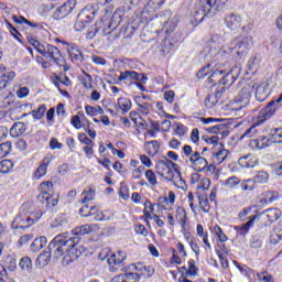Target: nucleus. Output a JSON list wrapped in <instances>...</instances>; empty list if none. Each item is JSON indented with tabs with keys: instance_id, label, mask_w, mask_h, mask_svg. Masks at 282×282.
<instances>
[{
	"instance_id": "12",
	"label": "nucleus",
	"mask_w": 282,
	"mask_h": 282,
	"mask_svg": "<svg viewBox=\"0 0 282 282\" xmlns=\"http://www.w3.org/2000/svg\"><path fill=\"white\" fill-rule=\"evenodd\" d=\"M85 252V247L78 246V243L69 242L68 250H66V254L63 258V265H69L73 261H76L80 254Z\"/></svg>"
},
{
	"instance_id": "24",
	"label": "nucleus",
	"mask_w": 282,
	"mask_h": 282,
	"mask_svg": "<svg viewBox=\"0 0 282 282\" xmlns=\"http://www.w3.org/2000/svg\"><path fill=\"white\" fill-rule=\"evenodd\" d=\"M238 163L242 166V169H254V166L259 164V159H257L254 154H247L240 156Z\"/></svg>"
},
{
	"instance_id": "41",
	"label": "nucleus",
	"mask_w": 282,
	"mask_h": 282,
	"mask_svg": "<svg viewBox=\"0 0 282 282\" xmlns=\"http://www.w3.org/2000/svg\"><path fill=\"white\" fill-rule=\"evenodd\" d=\"M85 111L87 116H102V113H105V110L100 106H86Z\"/></svg>"
},
{
	"instance_id": "18",
	"label": "nucleus",
	"mask_w": 282,
	"mask_h": 282,
	"mask_svg": "<svg viewBox=\"0 0 282 282\" xmlns=\"http://www.w3.org/2000/svg\"><path fill=\"white\" fill-rule=\"evenodd\" d=\"M54 162V155L47 154L34 172V180H41L47 175V166Z\"/></svg>"
},
{
	"instance_id": "46",
	"label": "nucleus",
	"mask_w": 282,
	"mask_h": 282,
	"mask_svg": "<svg viewBox=\"0 0 282 282\" xmlns=\"http://www.w3.org/2000/svg\"><path fill=\"white\" fill-rule=\"evenodd\" d=\"M249 69L254 74V72H259V67H261V57L260 56H254L249 61Z\"/></svg>"
},
{
	"instance_id": "6",
	"label": "nucleus",
	"mask_w": 282,
	"mask_h": 282,
	"mask_svg": "<svg viewBox=\"0 0 282 282\" xmlns=\"http://www.w3.org/2000/svg\"><path fill=\"white\" fill-rule=\"evenodd\" d=\"M29 43L41 54L44 58H48L55 65H63L65 63V58L63 57V53L58 47L52 44H42L34 37H29Z\"/></svg>"
},
{
	"instance_id": "64",
	"label": "nucleus",
	"mask_w": 282,
	"mask_h": 282,
	"mask_svg": "<svg viewBox=\"0 0 282 282\" xmlns=\"http://www.w3.org/2000/svg\"><path fill=\"white\" fill-rule=\"evenodd\" d=\"M147 173V169L142 165H140L139 167L134 169L132 171V177L133 180H140V177H142V175Z\"/></svg>"
},
{
	"instance_id": "2",
	"label": "nucleus",
	"mask_w": 282,
	"mask_h": 282,
	"mask_svg": "<svg viewBox=\"0 0 282 282\" xmlns=\"http://www.w3.org/2000/svg\"><path fill=\"white\" fill-rule=\"evenodd\" d=\"M162 6H164V0H149L141 12V19L143 21H154L155 24L162 26L165 34H173L177 28V18L173 17L171 11H162L161 13L155 14Z\"/></svg>"
},
{
	"instance_id": "22",
	"label": "nucleus",
	"mask_w": 282,
	"mask_h": 282,
	"mask_svg": "<svg viewBox=\"0 0 282 282\" xmlns=\"http://www.w3.org/2000/svg\"><path fill=\"white\" fill-rule=\"evenodd\" d=\"M0 91H3V89H6V87H8V85H10L14 78H17V73L12 70L6 72V67L3 66H0Z\"/></svg>"
},
{
	"instance_id": "19",
	"label": "nucleus",
	"mask_w": 282,
	"mask_h": 282,
	"mask_svg": "<svg viewBox=\"0 0 282 282\" xmlns=\"http://www.w3.org/2000/svg\"><path fill=\"white\" fill-rule=\"evenodd\" d=\"M39 191L41 194L37 196L40 202H45V199H50L52 195H54V183L46 181L40 184Z\"/></svg>"
},
{
	"instance_id": "57",
	"label": "nucleus",
	"mask_w": 282,
	"mask_h": 282,
	"mask_svg": "<svg viewBox=\"0 0 282 282\" xmlns=\"http://www.w3.org/2000/svg\"><path fill=\"white\" fill-rule=\"evenodd\" d=\"M10 151H12V144L10 142H4L0 144V158H6L10 155Z\"/></svg>"
},
{
	"instance_id": "9",
	"label": "nucleus",
	"mask_w": 282,
	"mask_h": 282,
	"mask_svg": "<svg viewBox=\"0 0 282 282\" xmlns=\"http://www.w3.org/2000/svg\"><path fill=\"white\" fill-rule=\"evenodd\" d=\"M254 45L252 35H239L230 43V50H235L238 56H246Z\"/></svg>"
},
{
	"instance_id": "55",
	"label": "nucleus",
	"mask_w": 282,
	"mask_h": 282,
	"mask_svg": "<svg viewBox=\"0 0 282 282\" xmlns=\"http://www.w3.org/2000/svg\"><path fill=\"white\" fill-rule=\"evenodd\" d=\"M274 194L272 192H264L261 195L260 204H272L274 202Z\"/></svg>"
},
{
	"instance_id": "54",
	"label": "nucleus",
	"mask_w": 282,
	"mask_h": 282,
	"mask_svg": "<svg viewBox=\"0 0 282 282\" xmlns=\"http://www.w3.org/2000/svg\"><path fill=\"white\" fill-rule=\"evenodd\" d=\"M242 34H250L254 29V20L249 19L243 25L240 26Z\"/></svg>"
},
{
	"instance_id": "59",
	"label": "nucleus",
	"mask_w": 282,
	"mask_h": 282,
	"mask_svg": "<svg viewBox=\"0 0 282 282\" xmlns=\"http://www.w3.org/2000/svg\"><path fill=\"white\" fill-rule=\"evenodd\" d=\"M186 274H189L191 276L197 275V265L195 264V260H188Z\"/></svg>"
},
{
	"instance_id": "43",
	"label": "nucleus",
	"mask_w": 282,
	"mask_h": 282,
	"mask_svg": "<svg viewBox=\"0 0 282 282\" xmlns=\"http://www.w3.org/2000/svg\"><path fill=\"white\" fill-rule=\"evenodd\" d=\"M54 84L57 89H61V85H65V87H70L72 80L67 76H57L55 77Z\"/></svg>"
},
{
	"instance_id": "61",
	"label": "nucleus",
	"mask_w": 282,
	"mask_h": 282,
	"mask_svg": "<svg viewBox=\"0 0 282 282\" xmlns=\"http://www.w3.org/2000/svg\"><path fill=\"white\" fill-rule=\"evenodd\" d=\"M134 232L137 235H141V237H148L149 230H147V227L142 224L134 225Z\"/></svg>"
},
{
	"instance_id": "44",
	"label": "nucleus",
	"mask_w": 282,
	"mask_h": 282,
	"mask_svg": "<svg viewBox=\"0 0 282 282\" xmlns=\"http://www.w3.org/2000/svg\"><path fill=\"white\" fill-rule=\"evenodd\" d=\"M14 169V163L11 160H3L0 162V173H10Z\"/></svg>"
},
{
	"instance_id": "42",
	"label": "nucleus",
	"mask_w": 282,
	"mask_h": 282,
	"mask_svg": "<svg viewBox=\"0 0 282 282\" xmlns=\"http://www.w3.org/2000/svg\"><path fill=\"white\" fill-rule=\"evenodd\" d=\"M212 232L219 239L221 243H226L228 241V236L224 234V230H221V227L219 225H215Z\"/></svg>"
},
{
	"instance_id": "4",
	"label": "nucleus",
	"mask_w": 282,
	"mask_h": 282,
	"mask_svg": "<svg viewBox=\"0 0 282 282\" xmlns=\"http://www.w3.org/2000/svg\"><path fill=\"white\" fill-rule=\"evenodd\" d=\"M240 74H241V67L234 66L230 69V72L227 73V75L224 76L221 80H219L220 85L217 86L215 93H210L207 96V98L205 99V107L207 109H213V107H215V105H217V102L221 100L226 91L225 85H227L228 87H230V85H234V83L239 78Z\"/></svg>"
},
{
	"instance_id": "47",
	"label": "nucleus",
	"mask_w": 282,
	"mask_h": 282,
	"mask_svg": "<svg viewBox=\"0 0 282 282\" xmlns=\"http://www.w3.org/2000/svg\"><path fill=\"white\" fill-rule=\"evenodd\" d=\"M119 80H138V73L135 70H126L120 74Z\"/></svg>"
},
{
	"instance_id": "8",
	"label": "nucleus",
	"mask_w": 282,
	"mask_h": 282,
	"mask_svg": "<svg viewBox=\"0 0 282 282\" xmlns=\"http://www.w3.org/2000/svg\"><path fill=\"white\" fill-rule=\"evenodd\" d=\"M41 217H43V213L34 209L25 212L24 205L22 206V212H20V214L14 218L11 226L13 230H19V228H30V226H34V224H36Z\"/></svg>"
},
{
	"instance_id": "60",
	"label": "nucleus",
	"mask_w": 282,
	"mask_h": 282,
	"mask_svg": "<svg viewBox=\"0 0 282 282\" xmlns=\"http://www.w3.org/2000/svg\"><path fill=\"white\" fill-rule=\"evenodd\" d=\"M257 278L259 279V281H262V282H274V276L268 273V271L258 273Z\"/></svg>"
},
{
	"instance_id": "63",
	"label": "nucleus",
	"mask_w": 282,
	"mask_h": 282,
	"mask_svg": "<svg viewBox=\"0 0 282 282\" xmlns=\"http://www.w3.org/2000/svg\"><path fill=\"white\" fill-rule=\"evenodd\" d=\"M224 129H226V126L216 124V126L206 128L205 131H207V133H224Z\"/></svg>"
},
{
	"instance_id": "21",
	"label": "nucleus",
	"mask_w": 282,
	"mask_h": 282,
	"mask_svg": "<svg viewBox=\"0 0 282 282\" xmlns=\"http://www.w3.org/2000/svg\"><path fill=\"white\" fill-rule=\"evenodd\" d=\"M252 89H256V99L258 102H263L268 100L270 96V90L268 89V83H259L252 86Z\"/></svg>"
},
{
	"instance_id": "7",
	"label": "nucleus",
	"mask_w": 282,
	"mask_h": 282,
	"mask_svg": "<svg viewBox=\"0 0 282 282\" xmlns=\"http://www.w3.org/2000/svg\"><path fill=\"white\" fill-rule=\"evenodd\" d=\"M183 158L187 162V164H191L193 169L198 173H202V171H206V169L209 172L215 171V165H208V161L206 160V158H203L198 151H193V148L191 145L183 147Z\"/></svg>"
},
{
	"instance_id": "35",
	"label": "nucleus",
	"mask_w": 282,
	"mask_h": 282,
	"mask_svg": "<svg viewBox=\"0 0 282 282\" xmlns=\"http://www.w3.org/2000/svg\"><path fill=\"white\" fill-rule=\"evenodd\" d=\"M263 215H265L267 219H269V221L272 224L281 217V210L276 208H271V209L264 210Z\"/></svg>"
},
{
	"instance_id": "45",
	"label": "nucleus",
	"mask_w": 282,
	"mask_h": 282,
	"mask_svg": "<svg viewBox=\"0 0 282 282\" xmlns=\"http://www.w3.org/2000/svg\"><path fill=\"white\" fill-rule=\"evenodd\" d=\"M270 135L272 142H275L278 144H281L282 142V128L271 129Z\"/></svg>"
},
{
	"instance_id": "14",
	"label": "nucleus",
	"mask_w": 282,
	"mask_h": 282,
	"mask_svg": "<svg viewBox=\"0 0 282 282\" xmlns=\"http://www.w3.org/2000/svg\"><path fill=\"white\" fill-rule=\"evenodd\" d=\"M281 102H282V94L276 100L269 102L268 106L259 112V120H260L259 124H263L265 120H269V118H272V116H274V112L276 111V105H281Z\"/></svg>"
},
{
	"instance_id": "32",
	"label": "nucleus",
	"mask_w": 282,
	"mask_h": 282,
	"mask_svg": "<svg viewBox=\"0 0 282 282\" xmlns=\"http://www.w3.org/2000/svg\"><path fill=\"white\" fill-rule=\"evenodd\" d=\"M270 180V174L268 172H259L254 177L249 178L248 182H252L257 186V184H265Z\"/></svg>"
},
{
	"instance_id": "37",
	"label": "nucleus",
	"mask_w": 282,
	"mask_h": 282,
	"mask_svg": "<svg viewBox=\"0 0 282 282\" xmlns=\"http://www.w3.org/2000/svg\"><path fill=\"white\" fill-rule=\"evenodd\" d=\"M118 107L121 109L122 113H127L131 109V99L126 97H120L118 99Z\"/></svg>"
},
{
	"instance_id": "27",
	"label": "nucleus",
	"mask_w": 282,
	"mask_h": 282,
	"mask_svg": "<svg viewBox=\"0 0 282 282\" xmlns=\"http://www.w3.org/2000/svg\"><path fill=\"white\" fill-rule=\"evenodd\" d=\"M254 219H257V216H252V218H250L246 224L234 227L237 235H239L240 237H245V235H248L250 228L254 226Z\"/></svg>"
},
{
	"instance_id": "1",
	"label": "nucleus",
	"mask_w": 282,
	"mask_h": 282,
	"mask_svg": "<svg viewBox=\"0 0 282 282\" xmlns=\"http://www.w3.org/2000/svg\"><path fill=\"white\" fill-rule=\"evenodd\" d=\"M98 228L97 224H86L73 229L70 234H59L48 243V251L53 254L54 259H61V257L65 254V248H67L69 243H80V239H83L85 235L96 232Z\"/></svg>"
},
{
	"instance_id": "39",
	"label": "nucleus",
	"mask_w": 282,
	"mask_h": 282,
	"mask_svg": "<svg viewBox=\"0 0 282 282\" xmlns=\"http://www.w3.org/2000/svg\"><path fill=\"white\" fill-rule=\"evenodd\" d=\"M137 105H138V111L139 113H141L142 116H148L149 111H151V104L149 102H143L142 99H137L135 100Z\"/></svg>"
},
{
	"instance_id": "30",
	"label": "nucleus",
	"mask_w": 282,
	"mask_h": 282,
	"mask_svg": "<svg viewBox=\"0 0 282 282\" xmlns=\"http://www.w3.org/2000/svg\"><path fill=\"white\" fill-rule=\"evenodd\" d=\"M80 200L79 204H87V202H94L95 197H96V189L91 188V187H86L80 196Z\"/></svg>"
},
{
	"instance_id": "50",
	"label": "nucleus",
	"mask_w": 282,
	"mask_h": 282,
	"mask_svg": "<svg viewBox=\"0 0 282 282\" xmlns=\"http://www.w3.org/2000/svg\"><path fill=\"white\" fill-rule=\"evenodd\" d=\"M45 111H47V107H45V105H41L37 110H32V117L34 118V120H41V118H43V116H45Z\"/></svg>"
},
{
	"instance_id": "40",
	"label": "nucleus",
	"mask_w": 282,
	"mask_h": 282,
	"mask_svg": "<svg viewBox=\"0 0 282 282\" xmlns=\"http://www.w3.org/2000/svg\"><path fill=\"white\" fill-rule=\"evenodd\" d=\"M19 265L21 270L24 272H31L32 271V259L30 257H23L21 258Z\"/></svg>"
},
{
	"instance_id": "34",
	"label": "nucleus",
	"mask_w": 282,
	"mask_h": 282,
	"mask_svg": "<svg viewBox=\"0 0 282 282\" xmlns=\"http://www.w3.org/2000/svg\"><path fill=\"white\" fill-rule=\"evenodd\" d=\"M145 151L149 155L154 158L160 151V143L158 141H149L145 143Z\"/></svg>"
},
{
	"instance_id": "3",
	"label": "nucleus",
	"mask_w": 282,
	"mask_h": 282,
	"mask_svg": "<svg viewBox=\"0 0 282 282\" xmlns=\"http://www.w3.org/2000/svg\"><path fill=\"white\" fill-rule=\"evenodd\" d=\"M155 171L160 177L166 182H172L176 188H184L186 182L182 178V172L177 169V164L164 158L155 164Z\"/></svg>"
},
{
	"instance_id": "5",
	"label": "nucleus",
	"mask_w": 282,
	"mask_h": 282,
	"mask_svg": "<svg viewBox=\"0 0 282 282\" xmlns=\"http://www.w3.org/2000/svg\"><path fill=\"white\" fill-rule=\"evenodd\" d=\"M206 4L202 0H196L194 4V9L192 11L191 24L194 26L199 25L202 21H204V17H206V12H220L224 10L226 6V1L228 0H205Z\"/></svg>"
},
{
	"instance_id": "52",
	"label": "nucleus",
	"mask_w": 282,
	"mask_h": 282,
	"mask_svg": "<svg viewBox=\"0 0 282 282\" xmlns=\"http://www.w3.org/2000/svg\"><path fill=\"white\" fill-rule=\"evenodd\" d=\"M260 122V119H259V115H258V118H257V121L254 122V124L249 128L243 134H242V138H252L253 135H256L257 133V127H259L261 123Z\"/></svg>"
},
{
	"instance_id": "51",
	"label": "nucleus",
	"mask_w": 282,
	"mask_h": 282,
	"mask_svg": "<svg viewBox=\"0 0 282 282\" xmlns=\"http://www.w3.org/2000/svg\"><path fill=\"white\" fill-rule=\"evenodd\" d=\"M145 178L148 180L150 186H158V176L153 170L145 171Z\"/></svg>"
},
{
	"instance_id": "62",
	"label": "nucleus",
	"mask_w": 282,
	"mask_h": 282,
	"mask_svg": "<svg viewBox=\"0 0 282 282\" xmlns=\"http://www.w3.org/2000/svg\"><path fill=\"white\" fill-rule=\"evenodd\" d=\"M198 203L203 213L210 212V205L208 204V198L206 197H198Z\"/></svg>"
},
{
	"instance_id": "16",
	"label": "nucleus",
	"mask_w": 282,
	"mask_h": 282,
	"mask_svg": "<svg viewBox=\"0 0 282 282\" xmlns=\"http://www.w3.org/2000/svg\"><path fill=\"white\" fill-rule=\"evenodd\" d=\"M224 23L230 32H239V30H241V15L237 13H227L225 14Z\"/></svg>"
},
{
	"instance_id": "20",
	"label": "nucleus",
	"mask_w": 282,
	"mask_h": 282,
	"mask_svg": "<svg viewBox=\"0 0 282 282\" xmlns=\"http://www.w3.org/2000/svg\"><path fill=\"white\" fill-rule=\"evenodd\" d=\"M122 14H124V11L122 9H117L115 11V13L112 14L111 19H110V23L108 24V30H104V34H111V32H113V30H116L118 28V25H120V23H122Z\"/></svg>"
},
{
	"instance_id": "48",
	"label": "nucleus",
	"mask_w": 282,
	"mask_h": 282,
	"mask_svg": "<svg viewBox=\"0 0 282 282\" xmlns=\"http://www.w3.org/2000/svg\"><path fill=\"white\" fill-rule=\"evenodd\" d=\"M160 204H164L165 206H174L175 204V192H169L167 197H160Z\"/></svg>"
},
{
	"instance_id": "38",
	"label": "nucleus",
	"mask_w": 282,
	"mask_h": 282,
	"mask_svg": "<svg viewBox=\"0 0 282 282\" xmlns=\"http://www.w3.org/2000/svg\"><path fill=\"white\" fill-rule=\"evenodd\" d=\"M240 184L241 178L237 176H230L223 183V186H225V188H237V186Z\"/></svg>"
},
{
	"instance_id": "31",
	"label": "nucleus",
	"mask_w": 282,
	"mask_h": 282,
	"mask_svg": "<svg viewBox=\"0 0 282 282\" xmlns=\"http://www.w3.org/2000/svg\"><path fill=\"white\" fill-rule=\"evenodd\" d=\"M25 123L23 122H17L12 126L10 129V135L11 138H20V135H23L25 133Z\"/></svg>"
},
{
	"instance_id": "28",
	"label": "nucleus",
	"mask_w": 282,
	"mask_h": 282,
	"mask_svg": "<svg viewBox=\"0 0 282 282\" xmlns=\"http://www.w3.org/2000/svg\"><path fill=\"white\" fill-rule=\"evenodd\" d=\"M175 219L178 223V225L181 226L182 230H186V219H188V217L186 216V209H184V207L178 206L176 208Z\"/></svg>"
},
{
	"instance_id": "25",
	"label": "nucleus",
	"mask_w": 282,
	"mask_h": 282,
	"mask_svg": "<svg viewBox=\"0 0 282 282\" xmlns=\"http://www.w3.org/2000/svg\"><path fill=\"white\" fill-rule=\"evenodd\" d=\"M130 268H133L139 274L140 276H143V279H149L151 276H153V268L151 267H144L142 263H138V264H131Z\"/></svg>"
},
{
	"instance_id": "58",
	"label": "nucleus",
	"mask_w": 282,
	"mask_h": 282,
	"mask_svg": "<svg viewBox=\"0 0 282 282\" xmlns=\"http://www.w3.org/2000/svg\"><path fill=\"white\" fill-rule=\"evenodd\" d=\"M282 239V230L281 229H274L270 235V242L273 245L279 243Z\"/></svg>"
},
{
	"instance_id": "17",
	"label": "nucleus",
	"mask_w": 282,
	"mask_h": 282,
	"mask_svg": "<svg viewBox=\"0 0 282 282\" xmlns=\"http://www.w3.org/2000/svg\"><path fill=\"white\" fill-rule=\"evenodd\" d=\"M126 259H127V253H124L122 251L112 253L107 259V263H108V265H110L111 272H116V270L122 269V265H123Z\"/></svg>"
},
{
	"instance_id": "33",
	"label": "nucleus",
	"mask_w": 282,
	"mask_h": 282,
	"mask_svg": "<svg viewBox=\"0 0 282 282\" xmlns=\"http://www.w3.org/2000/svg\"><path fill=\"white\" fill-rule=\"evenodd\" d=\"M250 144L253 149H265V147H270V139L267 137H259L258 139L252 140Z\"/></svg>"
},
{
	"instance_id": "23",
	"label": "nucleus",
	"mask_w": 282,
	"mask_h": 282,
	"mask_svg": "<svg viewBox=\"0 0 282 282\" xmlns=\"http://www.w3.org/2000/svg\"><path fill=\"white\" fill-rule=\"evenodd\" d=\"M251 96H252V87L245 86L240 90V95L238 98V101L240 102V107L237 109V111H239L240 109H243V107H247V105H250Z\"/></svg>"
},
{
	"instance_id": "29",
	"label": "nucleus",
	"mask_w": 282,
	"mask_h": 282,
	"mask_svg": "<svg viewBox=\"0 0 282 282\" xmlns=\"http://www.w3.org/2000/svg\"><path fill=\"white\" fill-rule=\"evenodd\" d=\"M45 246H47V238L45 236H41L34 239V241L30 246V249L32 250V252H39L40 250H43Z\"/></svg>"
},
{
	"instance_id": "15",
	"label": "nucleus",
	"mask_w": 282,
	"mask_h": 282,
	"mask_svg": "<svg viewBox=\"0 0 282 282\" xmlns=\"http://www.w3.org/2000/svg\"><path fill=\"white\" fill-rule=\"evenodd\" d=\"M74 8H76V0H68L64 2L53 13V19H55L56 21H61V19H65V17H69V14L74 12Z\"/></svg>"
},
{
	"instance_id": "56",
	"label": "nucleus",
	"mask_w": 282,
	"mask_h": 282,
	"mask_svg": "<svg viewBox=\"0 0 282 282\" xmlns=\"http://www.w3.org/2000/svg\"><path fill=\"white\" fill-rule=\"evenodd\" d=\"M67 224V217L65 215H58L51 224L52 228H59V226H65Z\"/></svg>"
},
{
	"instance_id": "13",
	"label": "nucleus",
	"mask_w": 282,
	"mask_h": 282,
	"mask_svg": "<svg viewBox=\"0 0 282 282\" xmlns=\"http://www.w3.org/2000/svg\"><path fill=\"white\" fill-rule=\"evenodd\" d=\"M62 45H66V52L72 61V63H83L85 57L83 56V51H80V47L76 45L75 43H68L66 41H59Z\"/></svg>"
},
{
	"instance_id": "49",
	"label": "nucleus",
	"mask_w": 282,
	"mask_h": 282,
	"mask_svg": "<svg viewBox=\"0 0 282 282\" xmlns=\"http://www.w3.org/2000/svg\"><path fill=\"white\" fill-rule=\"evenodd\" d=\"M79 215H82V217H94V215H96V206L89 209V206L85 205L79 209Z\"/></svg>"
},
{
	"instance_id": "10",
	"label": "nucleus",
	"mask_w": 282,
	"mask_h": 282,
	"mask_svg": "<svg viewBox=\"0 0 282 282\" xmlns=\"http://www.w3.org/2000/svg\"><path fill=\"white\" fill-rule=\"evenodd\" d=\"M95 17H96V9L94 8V6L91 4L86 6L77 15V19L75 22L76 32H83L85 28H87V24L94 21Z\"/></svg>"
},
{
	"instance_id": "53",
	"label": "nucleus",
	"mask_w": 282,
	"mask_h": 282,
	"mask_svg": "<svg viewBox=\"0 0 282 282\" xmlns=\"http://www.w3.org/2000/svg\"><path fill=\"white\" fill-rule=\"evenodd\" d=\"M95 221H109L111 217L107 215V212H98V208L96 207V212L93 215Z\"/></svg>"
},
{
	"instance_id": "26",
	"label": "nucleus",
	"mask_w": 282,
	"mask_h": 282,
	"mask_svg": "<svg viewBox=\"0 0 282 282\" xmlns=\"http://www.w3.org/2000/svg\"><path fill=\"white\" fill-rule=\"evenodd\" d=\"M140 281V273H126L121 275H117L111 279L110 282H138Z\"/></svg>"
},
{
	"instance_id": "11",
	"label": "nucleus",
	"mask_w": 282,
	"mask_h": 282,
	"mask_svg": "<svg viewBox=\"0 0 282 282\" xmlns=\"http://www.w3.org/2000/svg\"><path fill=\"white\" fill-rule=\"evenodd\" d=\"M208 74H210L209 78L213 80V78H217V76L226 74V68L217 62H212L198 70L197 76L198 78H206Z\"/></svg>"
},
{
	"instance_id": "36",
	"label": "nucleus",
	"mask_w": 282,
	"mask_h": 282,
	"mask_svg": "<svg viewBox=\"0 0 282 282\" xmlns=\"http://www.w3.org/2000/svg\"><path fill=\"white\" fill-rule=\"evenodd\" d=\"M51 259H52V252L50 250L45 251L37 257L36 264L41 265L42 268H45V265L50 263Z\"/></svg>"
}]
</instances>
